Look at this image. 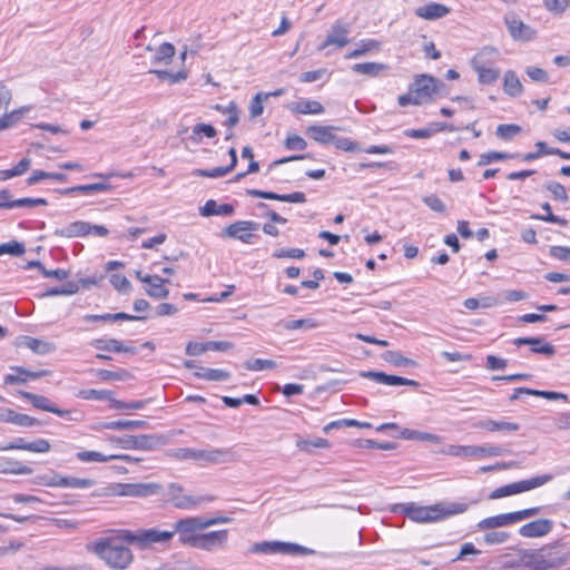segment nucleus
Returning a JSON list of instances; mask_svg holds the SVG:
<instances>
[{
	"mask_svg": "<svg viewBox=\"0 0 570 570\" xmlns=\"http://www.w3.org/2000/svg\"><path fill=\"white\" fill-rule=\"evenodd\" d=\"M145 529L131 531L128 529H115L109 531V535L100 538L88 546L104 563L112 570H126L134 562V553L125 543H130L145 550L151 546H141L131 538L138 537Z\"/></svg>",
	"mask_w": 570,
	"mask_h": 570,
	"instance_id": "1",
	"label": "nucleus"
},
{
	"mask_svg": "<svg viewBox=\"0 0 570 570\" xmlns=\"http://www.w3.org/2000/svg\"><path fill=\"white\" fill-rule=\"evenodd\" d=\"M204 530L203 517H187L177 520L173 524L171 530H158L150 528L144 530L138 537L134 538L141 546H154L157 543H168L174 535L178 534V540L184 546L193 548L196 538L199 535L197 531Z\"/></svg>",
	"mask_w": 570,
	"mask_h": 570,
	"instance_id": "2",
	"label": "nucleus"
},
{
	"mask_svg": "<svg viewBox=\"0 0 570 570\" xmlns=\"http://www.w3.org/2000/svg\"><path fill=\"white\" fill-rule=\"evenodd\" d=\"M475 503L476 501H471L470 503L464 501L438 502L435 504L424 507L416 505L415 503L396 504L394 505V512L396 510H401L412 521L429 523L462 514L469 510L470 505Z\"/></svg>",
	"mask_w": 570,
	"mask_h": 570,
	"instance_id": "3",
	"label": "nucleus"
},
{
	"mask_svg": "<svg viewBox=\"0 0 570 570\" xmlns=\"http://www.w3.org/2000/svg\"><path fill=\"white\" fill-rule=\"evenodd\" d=\"M558 542L540 549H523L520 551V562L532 570H552L567 564L570 553L558 550Z\"/></svg>",
	"mask_w": 570,
	"mask_h": 570,
	"instance_id": "4",
	"label": "nucleus"
},
{
	"mask_svg": "<svg viewBox=\"0 0 570 570\" xmlns=\"http://www.w3.org/2000/svg\"><path fill=\"white\" fill-rule=\"evenodd\" d=\"M442 86L443 83L440 80L430 75L416 76L409 92L400 96L397 101L403 107L409 104H426L434 98Z\"/></svg>",
	"mask_w": 570,
	"mask_h": 570,
	"instance_id": "5",
	"label": "nucleus"
},
{
	"mask_svg": "<svg viewBox=\"0 0 570 570\" xmlns=\"http://www.w3.org/2000/svg\"><path fill=\"white\" fill-rule=\"evenodd\" d=\"M497 57L495 48L484 47L471 59V67L478 73V81L481 85H492L499 79V69L492 68Z\"/></svg>",
	"mask_w": 570,
	"mask_h": 570,
	"instance_id": "6",
	"label": "nucleus"
},
{
	"mask_svg": "<svg viewBox=\"0 0 570 570\" xmlns=\"http://www.w3.org/2000/svg\"><path fill=\"white\" fill-rule=\"evenodd\" d=\"M253 554H285V556H309L314 551L307 547L284 541H261L252 544L248 549Z\"/></svg>",
	"mask_w": 570,
	"mask_h": 570,
	"instance_id": "7",
	"label": "nucleus"
},
{
	"mask_svg": "<svg viewBox=\"0 0 570 570\" xmlns=\"http://www.w3.org/2000/svg\"><path fill=\"white\" fill-rule=\"evenodd\" d=\"M540 507L523 509L520 511L502 513L493 517H488L478 522L479 530H490L497 528L509 527L525 519L532 518L540 512Z\"/></svg>",
	"mask_w": 570,
	"mask_h": 570,
	"instance_id": "8",
	"label": "nucleus"
},
{
	"mask_svg": "<svg viewBox=\"0 0 570 570\" xmlns=\"http://www.w3.org/2000/svg\"><path fill=\"white\" fill-rule=\"evenodd\" d=\"M553 479L552 474H542L537 475L528 480H521L518 482L509 483L505 485H502L500 488H497L493 490L489 498L492 500L501 499L504 497H510L514 494H519L522 492H527L530 490H533L535 488L542 487L550 482Z\"/></svg>",
	"mask_w": 570,
	"mask_h": 570,
	"instance_id": "9",
	"label": "nucleus"
},
{
	"mask_svg": "<svg viewBox=\"0 0 570 570\" xmlns=\"http://www.w3.org/2000/svg\"><path fill=\"white\" fill-rule=\"evenodd\" d=\"M183 491L184 488L179 483H170L167 488L166 495L168 501L177 509L191 510L203 503L213 502L215 500L214 495L193 497L184 494Z\"/></svg>",
	"mask_w": 570,
	"mask_h": 570,
	"instance_id": "10",
	"label": "nucleus"
},
{
	"mask_svg": "<svg viewBox=\"0 0 570 570\" xmlns=\"http://www.w3.org/2000/svg\"><path fill=\"white\" fill-rule=\"evenodd\" d=\"M163 273L167 276L174 275L171 267H164ZM135 277L146 285V293L155 298H165L168 296L167 285L170 283L169 277H160L158 275L144 274L141 271L135 272Z\"/></svg>",
	"mask_w": 570,
	"mask_h": 570,
	"instance_id": "11",
	"label": "nucleus"
},
{
	"mask_svg": "<svg viewBox=\"0 0 570 570\" xmlns=\"http://www.w3.org/2000/svg\"><path fill=\"white\" fill-rule=\"evenodd\" d=\"M108 441L121 449L126 450H144L149 451L161 444L160 438L156 435L140 434V435H124L110 436Z\"/></svg>",
	"mask_w": 570,
	"mask_h": 570,
	"instance_id": "12",
	"label": "nucleus"
},
{
	"mask_svg": "<svg viewBox=\"0 0 570 570\" xmlns=\"http://www.w3.org/2000/svg\"><path fill=\"white\" fill-rule=\"evenodd\" d=\"M20 395L29 401L36 409L53 413L60 417H68L73 421H81L82 414L76 410H62L53 405L50 400L43 395L33 394L31 392H20Z\"/></svg>",
	"mask_w": 570,
	"mask_h": 570,
	"instance_id": "13",
	"label": "nucleus"
},
{
	"mask_svg": "<svg viewBox=\"0 0 570 570\" xmlns=\"http://www.w3.org/2000/svg\"><path fill=\"white\" fill-rule=\"evenodd\" d=\"M503 22L510 37L514 41L528 42L534 40L537 37L535 30L529 24H525L514 12L505 13Z\"/></svg>",
	"mask_w": 570,
	"mask_h": 570,
	"instance_id": "14",
	"label": "nucleus"
},
{
	"mask_svg": "<svg viewBox=\"0 0 570 570\" xmlns=\"http://www.w3.org/2000/svg\"><path fill=\"white\" fill-rule=\"evenodd\" d=\"M161 485L156 482L119 483L117 494L132 498H147L161 493Z\"/></svg>",
	"mask_w": 570,
	"mask_h": 570,
	"instance_id": "15",
	"label": "nucleus"
},
{
	"mask_svg": "<svg viewBox=\"0 0 570 570\" xmlns=\"http://www.w3.org/2000/svg\"><path fill=\"white\" fill-rule=\"evenodd\" d=\"M442 453L451 456H498L502 453V449L494 445H448Z\"/></svg>",
	"mask_w": 570,
	"mask_h": 570,
	"instance_id": "16",
	"label": "nucleus"
},
{
	"mask_svg": "<svg viewBox=\"0 0 570 570\" xmlns=\"http://www.w3.org/2000/svg\"><path fill=\"white\" fill-rule=\"evenodd\" d=\"M238 458L233 448L199 449L197 461L206 464H225L236 462Z\"/></svg>",
	"mask_w": 570,
	"mask_h": 570,
	"instance_id": "17",
	"label": "nucleus"
},
{
	"mask_svg": "<svg viewBox=\"0 0 570 570\" xmlns=\"http://www.w3.org/2000/svg\"><path fill=\"white\" fill-rule=\"evenodd\" d=\"M258 229V224L253 220H238L224 229V236L238 239L245 244H252L254 235L252 232Z\"/></svg>",
	"mask_w": 570,
	"mask_h": 570,
	"instance_id": "18",
	"label": "nucleus"
},
{
	"mask_svg": "<svg viewBox=\"0 0 570 570\" xmlns=\"http://www.w3.org/2000/svg\"><path fill=\"white\" fill-rule=\"evenodd\" d=\"M50 449L51 445L46 439H37L32 442H28L23 438H17L6 445H0V451L24 450L35 453H47Z\"/></svg>",
	"mask_w": 570,
	"mask_h": 570,
	"instance_id": "19",
	"label": "nucleus"
},
{
	"mask_svg": "<svg viewBox=\"0 0 570 570\" xmlns=\"http://www.w3.org/2000/svg\"><path fill=\"white\" fill-rule=\"evenodd\" d=\"M12 371L17 372V375L14 374H7L4 375L3 383L4 385H12V384H24L29 380H37L43 376H49L52 374L49 370H40V371H30L22 366H11Z\"/></svg>",
	"mask_w": 570,
	"mask_h": 570,
	"instance_id": "20",
	"label": "nucleus"
},
{
	"mask_svg": "<svg viewBox=\"0 0 570 570\" xmlns=\"http://www.w3.org/2000/svg\"><path fill=\"white\" fill-rule=\"evenodd\" d=\"M553 521L550 519H537L519 528V534L523 538H542L553 529Z\"/></svg>",
	"mask_w": 570,
	"mask_h": 570,
	"instance_id": "21",
	"label": "nucleus"
},
{
	"mask_svg": "<svg viewBox=\"0 0 570 570\" xmlns=\"http://www.w3.org/2000/svg\"><path fill=\"white\" fill-rule=\"evenodd\" d=\"M228 538L227 530L210 531L202 533L196 538L193 548L210 551L216 547H220L226 543Z\"/></svg>",
	"mask_w": 570,
	"mask_h": 570,
	"instance_id": "22",
	"label": "nucleus"
},
{
	"mask_svg": "<svg viewBox=\"0 0 570 570\" xmlns=\"http://www.w3.org/2000/svg\"><path fill=\"white\" fill-rule=\"evenodd\" d=\"M43 484L57 488H71V489H87L92 485V480L80 479L75 476H61L53 474L49 478H43Z\"/></svg>",
	"mask_w": 570,
	"mask_h": 570,
	"instance_id": "23",
	"label": "nucleus"
},
{
	"mask_svg": "<svg viewBox=\"0 0 570 570\" xmlns=\"http://www.w3.org/2000/svg\"><path fill=\"white\" fill-rule=\"evenodd\" d=\"M347 35L348 26L337 21L333 24L331 33L327 35L326 39L320 45L318 49L324 50L331 46L343 48L348 43Z\"/></svg>",
	"mask_w": 570,
	"mask_h": 570,
	"instance_id": "24",
	"label": "nucleus"
},
{
	"mask_svg": "<svg viewBox=\"0 0 570 570\" xmlns=\"http://www.w3.org/2000/svg\"><path fill=\"white\" fill-rule=\"evenodd\" d=\"M16 346H24L38 355H46L56 351V345L53 343L27 335L18 336L16 338Z\"/></svg>",
	"mask_w": 570,
	"mask_h": 570,
	"instance_id": "25",
	"label": "nucleus"
},
{
	"mask_svg": "<svg viewBox=\"0 0 570 570\" xmlns=\"http://www.w3.org/2000/svg\"><path fill=\"white\" fill-rule=\"evenodd\" d=\"M450 13V8L438 2H430L415 9V14L424 20H438Z\"/></svg>",
	"mask_w": 570,
	"mask_h": 570,
	"instance_id": "26",
	"label": "nucleus"
},
{
	"mask_svg": "<svg viewBox=\"0 0 570 570\" xmlns=\"http://www.w3.org/2000/svg\"><path fill=\"white\" fill-rule=\"evenodd\" d=\"M148 423L146 421L141 420H118V421H109V422H102L95 426H92V430L99 431V430H115V431H121V430H136V429H145L147 428Z\"/></svg>",
	"mask_w": 570,
	"mask_h": 570,
	"instance_id": "27",
	"label": "nucleus"
},
{
	"mask_svg": "<svg viewBox=\"0 0 570 570\" xmlns=\"http://www.w3.org/2000/svg\"><path fill=\"white\" fill-rule=\"evenodd\" d=\"M336 129L333 126L313 125L306 129V134L318 144L330 145L334 141Z\"/></svg>",
	"mask_w": 570,
	"mask_h": 570,
	"instance_id": "28",
	"label": "nucleus"
},
{
	"mask_svg": "<svg viewBox=\"0 0 570 570\" xmlns=\"http://www.w3.org/2000/svg\"><path fill=\"white\" fill-rule=\"evenodd\" d=\"M502 89L509 97L515 98L523 94V86L515 71L507 70L503 76Z\"/></svg>",
	"mask_w": 570,
	"mask_h": 570,
	"instance_id": "29",
	"label": "nucleus"
},
{
	"mask_svg": "<svg viewBox=\"0 0 570 570\" xmlns=\"http://www.w3.org/2000/svg\"><path fill=\"white\" fill-rule=\"evenodd\" d=\"M292 111L298 115H321L324 106L316 100L301 99L293 104Z\"/></svg>",
	"mask_w": 570,
	"mask_h": 570,
	"instance_id": "30",
	"label": "nucleus"
},
{
	"mask_svg": "<svg viewBox=\"0 0 570 570\" xmlns=\"http://www.w3.org/2000/svg\"><path fill=\"white\" fill-rule=\"evenodd\" d=\"M234 212L235 208L232 204L218 205L214 199L207 200L205 205L200 208V215L205 217L214 215L230 216L234 214Z\"/></svg>",
	"mask_w": 570,
	"mask_h": 570,
	"instance_id": "31",
	"label": "nucleus"
},
{
	"mask_svg": "<svg viewBox=\"0 0 570 570\" xmlns=\"http://www.w3.org/2000/svg\"><path fill=\"white\" fill-rule=\"evenodd\" d=\"M476 428L490 431V432H497V431H503V432H515L519 430L518 423L512 422H505V421H495V420H483L475 424Z\"/></svg>",
	"mask_w": 570,
	"mask_h": 570,
	"instance_id": "32",
	"label": "nucleus"
},
{
	"mask_svg": "<svg viewBox=\"0 0 570 570\" xmlns=\"http://www.w3.org/2000/svg\"><path fill=\"white\" fill-rule=\"evenodd\" d=\"M517 345L529 344L531 345V351L534 353H540L544 355H553L554 347L544 342L542 338H517L514 341Z\"/></svg>",
	"mask_w": 570,
	"mask_h": 570,
	"instance_id": "33",
	"label": "nucleus"
},
{
	"mask_svg": "<svg viewBox=\"0 0 570 570\" xmlns=\"http://www.w3.org/2000/svg\"><path fill=\"white\" fill-rule=\"evenodd\" d=\"M194 376L200 380L222 382L230 377V373L220 368L200 367L199 371L194 373Z\"/></svg>",
	"mask_w": 570,
	"mask_h": 570,
	"instance_id": "34",
	"label": "nucleus"
},
{
	"mask_svg": "<svg viewBox=\"0 0 570 570\" xmlns=\"http://www.w3.org/2000/svg\"><path fill=\"white\" fill-rule=\"evenodd\" d=\"M76 396L79 397V399H82V400L110 401L111 404L116 400L114 397V393L111 391H108V390H95V389L80 390L76 394Z\"/></svg>",
	"mask_w": 570,
	"mask_h": 570,
	"instance_id": "35",
	"label": "nucleus"
},
{
	"mask_svg": "<svg viewBox=\"0 0 570 570\" xmlns=\"http://www.w3.org/2000/svg\"><path fill=\"white\" fill-rule=\"evenodd\" d=\"M76 459L83 463H105L114 460L111 454H104L98 451H79L76 453Z\"/></svg>",
	"mask_w": 570,
	"mask_h": 570,
	"instance_id": "36",
	"label": "nucleus"
},
{
	"mask_svg": "<svg viewBox=\"0 0 570 570\" xmlns=\"http://www.w3.org/2000/svg\"><path fill=\"white\" fill-rule=\"evenodd\" d=\"M520 154H508L501 151H489L480 155L478 166L483 167L494 161L519 158Z\"/></svg>",
	"mask_w": 570,
	"mask_h": 570,
	"instance_id": "37",
	"label": "nucleus"
},
{
	"mask_svg": "<svg viewBox=\"0 0 570 570\" xmlns=\"http://www.w3.org/2000/svg\"><path fill=\"white\" fill-rule=\"evenodd\" d=\"M266 216L269 218L272 223H266L263 225V232L266 235L277 237L279 235L278 228L275 226V224H286L287 219L279 214H277L275 210H271L266 214Z\"/></svg>",
	"mask_w": 570,
	"mask_h": 570,
	"instance_id": "38",
	"label": "nucleus"
},
{
	"mask_svg": "<svg viewBox=\"0 0 570 570\" xmlns=\"http://www.w3.org/2000/svg\"><path fill=\"white\" fill-rule=\"evenodd\" d=\"M110 189V185L106 183H94L88 185H78L73 187H69L65 190V194L80 193V194H89V193H98V191H107Z\"/></svg>",
	"mask_w": 570,
	"mask_h": 570,
	"instance_id": "39",
	"label": "nucleus"
},
{
	"mask_svg": "<svg viewBox=\"0 0 570 570\" xmlns=\"http://www.w3.org/2000/svg\"><path fill=\"white\" fill-rule=\"evenodd\" d=\"M381 43L374 39L361 40L358 47L346 55L347 59L357 58L366 52L376 51L380 49Z\"/></svg>",
	"mask_w": 570,
	"mask_h": 570,
	"instance_id": "40",
	"label": "nucleus"
},
{
	"mask_svg": "<svg viewBox=\"0 0 570 570\" xmlns=\"http://www.w3.org/2000/svg\"><path fill=\"white\" fill-rule=\"evenodd\" d=\"M522 131V128L517 124H501L497 127L495 135L505 141L512 140L517 135Z\"/></svg>",
	"mask_w": 570,
	"mask_h": 570,
	"instance_id": "41",
	"label": "nucleus"
},
{
	"mask_svg": "<svg viewBox=\"0 0 570 570\" xmlns=\"http://www.w3.org/2000/svg\"><path fill=\"white\" fill-rule=\"evenodd\" d=\"M244 367L247 371L259 372L266 370H274L277 364L273 360L252 358L244 363Z\"/></svg>",
	"mask_w": 570,
	"mask_h": 570,
	"instance_id": "42",
	"label": "nucleus"
},
{
	"mask_svg": "<svg viewBox=\"0 0 570 570\" xmlns=\"http://www.w3.org/2000/svg\"><path fill=\"white\" fill-rule=\"evenodd\" d=\"M69 237H85L91 234V225L86 222H73L66 228Z\"/></svg>",
	"mask_w": 570,
	"mask_h": 570,
	"instance_id": "43",
	"label": "nucleus"
},
{
	"mask_svg": "<svg viewBox=\"0 0 570 570\" xmlns=\"http://www.w3.org/2000/svg\"><path fill=\"white\" fill-rule=\"evenodd\" d=\"M198 450L199 449H193V448H178V449H171L168 451V455L184 461V460H191L197 461L198 460Z\"/></svg>",
	"mask_w": 570,
	"mask_h": 570,
	"instance_id": "44",
	"label": "nucleus"
},
{
	"mask_svg": "<svg viewBox=\"0 0 570 570\" xmlns=\"http://www.w3.org/2000/svg\"><path fill=\"white\" fill-rule=\"evenodd\" d=\"M232 171V167H215L213 169H195L193 171L194 176L197 177H207V178H217L223 177Z\"/></svg>",
	"mask_w": 570,
	"mask_h": 570,
	"instance_id": "45",
	"label": "nucleus"
},
{
	"mask_svg": "<svg viewBox=\"0 0 570 570\" xmlns=\"http://www.w3.org/2000/svg\"><path fill=\"white\" fill-rule=\"evenodd\" d=\"M537 151L524 154L521 157V159L525 163H530L532 160H535L542 156L551 155V148L547 146L543 141H537L535 142Z\"/></svg>",
	"mask_w": 570,
	"mask_h": 570,
	"instance_id": "46",
	"label": "nucleus"
},
{
	"mask_svg": "<svg viewBox=\"0 0 570 570\" xmlns=\"http://www.w3.org/2000/svg\"><path fill=\"white\" fill-rule=\"evenodd\" d=\"M441 127L435 125V127L430 128H420V129H406L404 130V136L413 139H425L430 138L433 134H435Z\"/></svg>",
	"mask_w": 570,
	"mask_h": 570,
	"instance_id": "47",
	"label": "nucleus"
},
{
	"mask_svg": "<svg viewBox=\"0 0 570 570\" xmlns=\"http://www.w3.org/2000/svg\"><path fill=\"white\" fill-rule=\"evenodd\" d=\"M91 345L100 351L120 352V348H122V343L114 338L95 340L91 342Z\"/></svg>",
	"mask_w": 570,
	"mask_h": 570,
	"instance_id": "48",
	"label": "nucleus"
},
{
	"mask_svg": "<svg viewBox=\"0 0 570 570\" xmlns=\"http://www.w3.org/2000/svg\"><path fill=\"white\" fill-rule=\"evenodd\" d=\"M97 376L101 381H121L129 377V373L125 370L120 371H109V370H99L97 372Z\"/></svg>",
	"mask_w": 570,
	"mask_h": 570,
	"instance_id": "49",
	"label": "nucleus"
},
{
	"mask_svg": "<svg viewBox=\"0 0 570 570\" xmlns=\"http://www.w3.org/2000/svg\"><path fill=\"white\" fill-rule=\"evenodd\" d=\"M109 282L120 293H127L131 288L130 282L124 274H112Z\"/></svg>",
	"mask_w": 570,
	"mask_h": 570,
	"instance_id": "50",
	"label": "nucleus"
},
{
	"mask_svg": "<svg viewBox=\"0 0 570 570\" xmlns=\"http://www.w3.org/2000/svg\"><path fill=\"white\" fill-rule=\"evenodd\" d=\"M383 69V66L376 62L355 63L353 70L357 73L375 76Z\"/></svg>",
	"mask_w": 570,
	"mask_h": 570,
	"instance_id": "51",
	"label": "nucleus"
},
{
	"mask_svg": "<svg viewBox=\"0 0 570 570\" xmlns=\"http://www.w3.org/2000/svg\"><path fill=\"white\" fill-rule=\"evenodd\" d=\"M273 257L302 259L305 257V252L301 248H278L273 253Z\"/></svg>",
	"mask_w": 570,
	"mask_h": 570,
	"instance_id": "52",
	"label": "nucleus"
},
{
	"mask_svg": "<svg viewBox=\"0 0 570 570\" xmlns=\"http://www.w3.org/2000/svg\"><path fill=\"white\" fill-rule=\"evenodd\" d=\"M10 466H4L0 463V473H10V474H31L32 469L23 465L19 462H8Z\"/></svg>",
	"mask_w": 570,
	"mask_h": 570,
	"instance_id": "53",
	"label": "nucleus"
},
{
	"mask_svg": "<svg viewBox=\"0 0 570 570\" xmlns=\"http://www.w3.org/2000/svg\"><path fill=\"white\" fill-rule=\"evenodd\" d=\"M284 146L289 150H304L307 147V142L303 137L292 134L286 137Z\"/></svg>",
	"mask_w": 570,
	"mask_h": 570,
	"instance_id": "54",
	"label": "nucleus"
},
{
	"mask_svg": "<svg viewBox=\"0 0 570 570\" xmlns=\"http://www.w3.org/2000/svg\"><path fill=\"white\" fill-rule=\"evenodd\" d=\"M510 534L505 531H490L487 532L483 537V541L487 544L493 546V544H501L509 540Z\"/></svg>",
	"mask_w": 570,
	"mask_h": 570,
	"instance_id": "55",
	"label": "nucleus"
},
{
	"mask_svg": "<svg viewBox=\"0 0 570 570\" xmlns=\"http://www.w3.org/2000/svg\"><path fill=\"white\" fill-rule=\"evenodd\" d=\"M546 188L553 195V197L562 203H567L569 197L563 185L557 181L546 184Z\"/></svg>",
	"mask_w": 570,
	"mask_h": 570,
	"instance_id": "56",
	"label": "nucleus"
},
{
	"mask_svg": "<svg viewBox=\"0 0 570 570\" xmlns=\"http://www.w3.org/2000/svg\"><path fill=\"white\" fill-rule=\"evenodd\" d=\"M205 135L207 138H214L217 134L214 126L209 124H197L193 128L194 140L199 141V135Z\"/></svg>",
	"mask_w": 570,
	"mask_h": 570,
	"instance_id": "57",
	"label": "nucleus"
},
{
	"mask_svg": "<svg viewBox=\"0 0 570 570\" xmlns=\"http://www.w3.org/2000/svg\"><path fill=\"white\" fill-rule=\"evenodd\" d=\"M324 77L328 78L330 73L327 72L326 69L321 68V69H317V70H312V71L303 72L299 76V81L308 83V82L317 81V80H320V79H322Z\"/></svg>",
	"mask_w": 570,
	"mask_h": 570,
	"instance_id": "58",
	"label": "nucleus"
},
{
	"mask_svg": "<svg viewBox=\"0 0 570 570\" xmlns=\"http://www.w3.org/2000/svg\"><path fill=\"white\" fill-rule=\"evenodd\" d=\"M175 56V47L169 42H164L158 47L156 60L168 62Z\"/></svg>",
	"mask_w": 570,
	"mask_h": 570,
	"instance_id": "59",
	"label": "nucleus"
},
{
	"mask_svg": "<svg viewBox=\"0 0 570 570\" xmlns=\"http://www.w3.org/2000/svg\"><path fill=\"white\" fill-rule=\"evenodd\" d=\"M24 253V246L23 244L19 242H9L7 244H2L0 246V255L2 254H10V255H22Z\"/></svg>",
	"mask_w": 570,
	"mask_h": 570,
	"instance_id": "60",
	"label": "nucleus"
},
{
	"mask_svg": "<svg viewBox=\"0 0 570 570\" xmlns=\"http://www.w3.org/2000/svg\"><path fill=\"white\" fill-rule=\"evenodd\" d=\"M549 255L561 262H570V247L566 246H551L549 248Z\"/></svg>",
	"mask_w": 570,
	"mask_h": 570,
	"instance_id": "61",
	"label": "nucleus"
},
{
	"mask_svg": "<svg viewBox=\"0 0 570 570\" xmlns=\"http://www.w3.org/2000/svg\"><path fill=\"white\" fill-rule=\"evenodd\" d=\"M525 73L533 81H538V82H548L549 81V75L542 68H539V67H528L525 69Z\"/></svg>",
	"mask_w": 570,
	"mask_h": 570,
	"instance_id": "62",
	"label": "nucleus"
},
{
	"mask_svg": "<svg viewBox=\"0 0 570 570\" xmlns=\"http://www.w3.org/2000/svg\"><path fill=\"white\" fill-rule=\"evenodd\" d=\"M508 365V361L505 358L488 355L485 358V367L490 371L503 370Z\"/></svg>",
	"mask_w": 570,
	"mask_h": 570,
	"instance_id": "63",
	"label": "nucleus"
},
{
	"mask_svg": "<svg viewBox=\"0 0 570 570\" xmlns=\"http://www.w3.org/2000/svg\"><path fill=\"white\" fill-rule=\"evenodd\" d=\"M424 204L434 212L444 213L445 205L436 195H429L423 198Z\"/></svg>",
	"mask_w": 570,
	"mask_h": 570,
	"instance_id": "64",
	"label": "nucleus"
}]
</instances>
